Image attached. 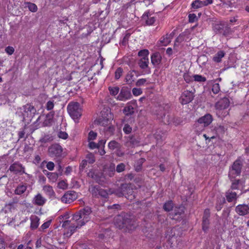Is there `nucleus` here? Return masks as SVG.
<instances>
[{
    "instance_id": "cd10ccee",
    "label": "nucleus",
    "mask_w": 249,
    "mask_h": 249,
    "mask_svg": "<svg viewBox=\"0 0 249 249\" xmlns=\"http://www.w3.org/2000/svg\"><path fill=\"white\" fill-rule=\"evenodd\" d=\"M225 53L223 51L218 52L213 57V60L217 63L220 62L221 59L225 56Z\"/></svg>"
},
{
    "instance_id": "aec40b11",
    "label": "nucleus",
    "mask_w": 249,
    "mask_h": 249,
    "mask_svg": "<svg viewBox=\"0 0 249 249\" xmlns=\"http://www.w3.org/2000/svg\"><path fill=\"white\" fill-rule=\"evenodd\" d=\"M151 61L155 67L158 66L161 61V56L160 53L156 52L153 53L151 56Z\"/></svg>"
},
{
    "instance_id": "c85d7f7f",
    "label": "nucleus",
    "mask_w": 249,
    "mask_h": 249,
    "mask_svg": "<svg viewBox=\"0 0 249 249\" xmlns=\"http://www.w3.org/2000/svg\"><path fill=\"white\" fill-rule=\"evenodd\" d=\"M96 178L94 179L99 184H102L105 182V178L102 173L97 172L96 173Z\"/></svg>"
},
{
    "instance_id": "e2e57ef3",
    "label": "nucleus",
    "mask_w": 249,
    "mask_h": 249,
    "mask_svg": "<svg viewBox=\"0 0 249 249\" xmlns=\"http://www.w3.org/2000/svg\"><path fill=\"white\" fill-rule=\"evenodd\" d=\"M142 91L141 89L134 88L132 89V93L135 96H138L142 93Z\"/></svg>"
},
{
    "instance_id": "f3484780",
    "label": "nucleus",
    "mask_w": 249,
    "mask_h": 249,
    "mask_svg": "<svg viewBox=\"0 0 249 249\" xmlns=\"http://www.w3.org/2000/svg\"><path fill=\"white\" fill-rule=\"evenodd\" d=\"M235 212L240 215H245L249 213V206L246 204H240L235 208Z\"/></svg>"
},
{
    "instance_id": "4d7b16f0",
    "label": "nucleus",
    "mask_w": 249,
    "mask_h": 249,
    "mask_svg": "<svg viewBox=\"0 0 249 249\" xmlns=\"http://www.w3.org/2000/svg\"><path fill=\"white\" fill-rule=\"evenodd\" d=\"M97 137V133L94 132L93 131H90L88 135V140L89 141L90 140H93L96 139Z\"/></svg>"
},
{
    "instance_id": "f03ea898",
    "label": "nucleus",
    "mask_w": 249,
    "mask_h": 249,
    "mask_svg": "<svg viewBox=\"0 0 249 249\" xmlns=\"http://www.w3.org/2000/svg\"><path fill=\"white\" fill-rule=\"evenodd\" d=\"M116 226L125 232L134 230L138 224L131 216L127 214L118 215L115 220Z\"/></svg>"
},
{
    "instance_id": "338daca9",
    "label": "nucleus",
    "mask_w": 249,
    "mask_h": 249,
    "mask_svg": "<svg viewBox=\"0 0 249 249\" xmlns=\"http://www.w3.org/2000/svg\"><path fill=\"white\" fill-rule=\"evenodd\" d=\"M53 120L46 118L43 123V126H48L52 125Z\"/></svg>"
},
{
    "instance_id": "e433bc0d",
    "label": "nucleus",
    "mask_w": 249,
    "mask_h": 249,
    "mask_svg": "<svg viewBox=\"0 0 249 249\" xmlns=\"http://www.w3.org/2000/svg\"><path fill=\"white\" fill-rule=\"evenodd\" d=\"M108 146L110 149L114 150L120 148V144L115 141H111L108 143Z\"/></svg>"
},
{
    "instance_id": "774afa93",
    "label": "nucleus",
    "mask_w": 249,
    "mask_h": 249,
    "mask_svg": "<svg viewBox=\"0 0 249 249\" xmlns=\"http://www.w3.org/2000/svg\"><path fill=\"white\" fill-rule=\"evenodd\" d=\"M188 17L189 21L190 22H194L196 19V16L195 14H190Z\"/></svg>"
},
{
    "instance_id": "f257e3e1",
    "label": "nucleus",
    "mask_w": 249,
    "mask_h": 249,
    "mask_svg": "<svg viewBox=\"0 0 249 249\" xmlns=\"http://www.w3.org/2000/svg\"><path fill=\"white\" fill-rule=\"evenodd\" d=\"M91 212V208L86 206L73 215L72 220L76 223L72 224L68 227L70 234H72L77 229H80L90 220Z\"/></svg>"
},
{
    "instance_id": "3c124183",
    "label": "nucleus",
    "mask_w": 249,
    "mask_h": 249,
    "mask_svg": "<svg viewBox=\"0 0 249 249\" xmlns=\"http://www.w3.org/2000/svg\"><path fill=\"white\" fill-rule=\"evenodd\" d=\"M125 168V165L124 163H120L118 164L116 168V171L118 173H121L124 171Z\"/></svg>"
},
{
    "instance_id": "dca6fc26",
    "label": "nucleus",
    "mask_w": 249,
    "mask_h": 249,
    "mask_svg": "<svg viewBox=\"0 0 249 249\" xmlns=\"http://www.w3.org/2000/svg\"><path fill=\"white\" fill-rule=\"evenodd\" d=\"M230 101L227 98H223L216 103L215 107L216 109L222 110L228 107Z\"/></svg>"
},
{
    "instance_id": "f704fd0d",
    "label": "nucleus",
    "mask_w": 249,
    "mask_h": 249,
    "mask_svg": "<svg viewBox=\"0 0 249 249\" xmlns=\"http://www.w3.org/2000/svg\"><path fill=\"white\" fill-rule=\"evenodd\" d=\"M145 161V159L141 158L139 160H138L136 164L135 165V170L137 172H139L141 170L142 165Z\"/></svg>"
},
{
    "instance_id": "680f3d73",
    "label": "nucleus",
    "mask_w": 249,
    "mask_h": 249,
    "mask_svg": "<svg viewBox=\"0 0 249 249\" xmlns=\"http://www.w3.org/2000/svg\"><path fill=\"white\" fill-rule=\"evenodd\" d=\"M5 51L9 55H12L14 53L15 49L13 47L9 46L5 48Z\"/></svg>"
},
{
    "instance_id": "7c9ffc66",
    "label": "nucleus",
    "mask_w": 249,
    "mask_h": 249,
    "mask_svg": "<svg viewBox=\"0 0 249 249\" xmlns=\"http://www.w3.org/2000/svg\"><path fill=\"white\" fill-rule=\"evenodd\" d=\"M123 112L126 116L132 115L134 113V108L132 106L128 105L124 108Z\"/></svg>"
},
{
    "instance_id": "09e8293b",
    "label": "nucleus",
    "mask_w": 249,
    "mask_h": 249,
    "mask_svg": "<svg viewBox=\"0 0 249 249\" xmlns=\"http://www.w3.org/2000/svg\"><path fill=\"white\" fill-rule=\"evenodd\" d=\"M105 130L108 135H111L114 133L115 127L113 125H110L107 128H105Z\"/></svg>"
},
{
    "instance_id": "9d476101",
    "label": "nucleus",
    "mask_w": 249,
    "mask_h": 249,
    "mask_svg": "<svg viewBox=\"0 0 249 249\" xmlns=\"http://www.w3.org/2000/svg\"><path fill=\"white\" fill-rule=\"evenodd\" d=\"M132 97L130 88L123 87L120 91V92L117 97V99L119 101H125L130 99Z\"/></svg>"
},
{
    "instance_id": "052dcab7",
    "label": "nucleus",
    "mask_w": 249,
    "mask_h": 249,
    "mask_svg": "<svg viewBox=\"0 0 249 249\" xmlns=\"http://www.w3.org/2000/svg\"><path fill=\"white\" fill-rule=\"evenodd\" d=\"M123 131L125 134H129L132 131V128L128 124H125L123 128Z\"/></svg>"
},
{
    "instance_id": "f8f14e48",
    "label": "nucleus",
    "mask_w": 249,
    "mask_h": 249,
    "mask_svg": "<svg viewBox=\"0 0 249 249\" xmlns=\"http://www.w3.org/2000/svg\"><path fill=\"white\" fill-rule=\"evenodd\" d=\"M9 170L15 174H26L25 171V167L18 161H16L12 164L9 167Z\"/></svg>"
},
{
    "instance_id": "c9c22d12",
    "label": "nucleus",
    "mask_w": 249,
    "mask_h": 249,
    "mask_svg": "<svg viewBox=\"0 0 249 249\" xmlns=\"http://www.w3.org/2000/svg\"><path fill=\"white\" fill-rule=\"evenodd\" d=\"M192 7L194 9H197L204 6L202 1L200 0H196L191 4Z\"/></svg>"
},
{
    "instance_id": "58836bf2",
    "label": "nucleus",
    "mask_w": 249,
    "mask_h": 249,
    "mask_svg": "<svg viewBox=\"0 0 249 249\" xmlns=\"http://www.w3.org/2000/svg\"><path fill=\"white\" fill-rule=\"evenodd\" d=\"M48 178L50 181L53 182H54L57 180L58 178V174L55 172H51V173L48 174Z\"/></svg>"
},
{
    "instance_id": "1a4fd4ad",
    "label": "nucleus",
    "mask_w": 249,
    "mask_h": 249,
    "mask_svg": "<svg viewBox=\"0 0 249 249\" xmlns=\"http://www.w3.org/2000/svg\"><path fill=\"white\" fill-rule=\"evenodd\" d=\"M23 109V121L25 118H33L36 112V108L31 104H27L22 107Z\"/></svg>"
},
{
    "instance_id": "8fccbe9b",
    "label": "nucleus",
    "mask_w": 249,
    "mask_h": 249,
    "mask_svg": "<svg viewBox=\"0 0 249 249\" xmlns=\"http://www.w3.org/2000/svg\"><path fill=\"white\" fill-rule=\"evenodd\" d=\"M184 37H185V34L184 33H181L180 34L176 39L175 42V45H177V43H180L184 40Z\"/></svg>"
},
{
    "instance_id": "0e129e2a",
    "label": "nucleus",
    "mask_w": 249,
    "mask_h": 249,
    "mask_svg": "<svg viewBox=\"0 0 249 249\" xmlns=\"http://www.w3.org/2000/svg\"><path fill=\"white\" fill-rule=\"evenodd\" d=\"M58 136L60 138L65 140L67 139L68 135L65 132L60 131L58 134Z\"/></svg>"
},
{
    "instance_id": "2f4dec72",
    "label": "nucleus",
    "mask_w": 249,
    "mask_h": 249,
    "mask_svg": "<svg viewBox=\"0 0 249 249\" xmlns=\"http://www.w3.org/2000/svg\"><path fill=\"white\" fill-rule=\"evenodd\" d=\"M210 225L209 218H202V230L204 232H206L209 228Z\"/></svg>"
},
{
    "instance_id": "9b49d317",
    "label": "nucleus",
    "mask_w": 249,
    "mask_h": 249,
    "mask_svg": "<svg viewBox=\"0 0 249 249\" xmlns=\"http://www.w3.org/2000/svg\"><path fill=\"white\" fill-rule=\"evenodd\" d=\"M77 197V193L72 191L67 192L61 198V200L65 203H71Z\"/></svg>"
},
{
    "instance_id": "a878e982",
    "label": "nucleus",
    "mask_w": 249,
    "mask_h": 249,
    "mask_svg": "<svg viewBox=\"0 0 249 249\" xmlns=\"http://www.w3.org/2000/svg\"><path fill=\"white\" fill-rule=\"evenodd\" d=\"M138 64L141 69L145 70L148 68L149 59L141 58L138 60Z\"/></svg>"
},
{
    "instance_id": "2eb2a0df",
    "label": "nucleus",
    "mask_w": 249,
    "mask_h": 249,
    "mask_svg": "<svg viewBox=\"0 0 249 249\" xmlns=\"http://www.w3.org/2000/svg\"><path fill=\"white\" fill-rule=\"evenodd\" d=\"M213 120L212 115L209 113L205 114L197 120L198 123L202 124L204 126H207L210 124Z\"/></svg>"
},
{
    "instance_id": "393cba45",
    "label": "nucleus",
    "mask_w": 249,
    "mask_h": 249,
    "mask_svg": "<svg viewBox=\"0 0 249 249\" xmlns=\"http://www.w3.org/2000/svg\"><path fill=\"white\" fill-rule=\"evenodd\" d=\"M226 203V199L224 197L220 196L217 198L215 204V209L217 211L221 210L223 205Z\"/></svg>"
},
{
    "instance_id": "20e7f679",
    "label": "nucleus",
    "mask_w": 249,
    "mask_h": 249,
    "mask_svg": "<svg viewBox=\"0 0 249 249\" xmlns=\"http://www.w3.org/2000/svg\"><path fill=\"white\" fill-rule=\"evenodd\" d=\"M113 119V115L109 108H104L101 111V115L96 120L97 124L104 126L110 124Z\"/></svg>"
},
{
    "instance_id": "5701e85b",
    "label": "nucleus",
    "mask_w": 249,
    "mask_h": 249,
    "mask_svg": "<svg viewBox=\"0 0 249 249\" xmlns=\"http://www.w3.org/2000/svg\"><path fill=\"white\" fill-rule=\"evenodd\" d=\"M101 187L98 185H91L89 187V191L93 197L98 198Z\"/></svg>"
},
{
    "instance_id": "603ef678",
    "label": "nucleus",
    "mask_w": 249,
    "mask_h": 249,
    "mask_svg": "<svg viewBox=\"0 0 249 249\" xmlns=\"http://www.w3.org/2000/svg\"><path fill=\"white\" fill-rule=\"evenodd\" d=\"M193 77H192L189 73H184L183 74V78L185 82L187 83H190L193 82Z\"/></svg>"
},
{
    "instance_id": "c03bdc74",
    "label": "nucleus",
    "mask_w": 249,
    "mask_h": 249,
    "mask_svg": "<svg viewBox=\"0 0 249 249\" xmlns=\"http://www.w3.org/2000/svg\"><path fill=\"white\" fill-rule=\"evenodd\" d=\"M147 80L145 78H141L137 81L136 82V86L137 87H140L144 85H148L149 83L147 82Z\"/></svg>"
},
{
    "instance_id": "79ce46f5",
    "label": "nucleus",
    "mask_w": 249,
    "mask_h": 249,
    "mask_svg": "<svg viewBox=\"0 0 249 249\" xmlns=\"http://www.w3.org/2000/svg\"><path fill=\"white\" fill-rule=\"evenodd\" d=\"M29 10L32 12H36L37 10V7L35 3L27 2L26 3Z\"/></svg>"
},
{
    "instance_id": "ea45409f",
    "label": "nucleus",
    "mask_w": 249,
    "mask_h": 249,
    "mask_svg": "<svg viewBox=\"0 0 249 249\" xmlns=\"http://www.w3.org/2000/svg\"><path fill=\"white\" fill-rule=\"evenodd\" d=\"M194 81L198 82H204L206 81V78L199 74H195L193 76Z\"/></svg>"
},
{
    "instance_id": "ddd939ff",
    "label": "nucleus",
    "mask_w": 249,
    "mask_h": 249,
    "mask_svg": "<svg viewBox=\"0 0 249 249\" xmlns=\"http://www.w3.org/2000/svg\"><path fill=\"white\" fill-rule=\"evenodd\" d=\"M194 97L193 92L188 90H185L180 97V102L183 105L188 104L192 102Z\"/></svg>"
},
{
    "instance_id": "864d4df0",
    "label": "nucleus",
    "mask_w": 249,
    "mask_h": 249,
    "mask_svg": "<svg viewBox=\"0 0 249 249\" xmlns=\"http://www.w3.org/2000/svg\"><path fill=\"white\" fill-rule=\"evenodd\" d=\"M212 90L214 94H217L220 90L219 84L218 83L213 84Z\"/></svg>"
},
{
    "instance_id": "b1692460",
    "label": "nucleus",
    "mask_w": 249,
    "mask_h": 249,
    "mask_svg": "<svg viewBox=\"0 0 249 249\" xmlns=\"http://www.w3.org/2000/svg\"><path fill=\"white\" fill-rule=\"evenodd\" d=\"M113 194H114V190H112L111 189H104L101 188L99 194V197L100 196L103 198H107L109 195Z\"/></svg>"
},
{
    "instance_id": "473e14b6",
    "label": "nucleus",
    "mask_w": 249,
    "mask_h": 249,
    "mask_svg": "<svg viewBox=\"0 0 249 249\" xmlns=\"http://www.w3.org/2000/svg\"><path fill=\"white\" fill-rule=\"evenodd\" d=\"M173 206V201L169 200L164 203L163 208L165 211L170 212L172 210Z\"/></svg>"
},
{
    "instance_id": "6e6552de",
    "label": "nucleus",
    "mask_w": 249,
    "mask_h": 249,
    "mask_svg": "<svg viewBox=\"0 0 249 249\" xmlns=\"http://www.w3.org/2000/svg\"><path fill=\"white\" fill-rule=\"evenodd\" d=\"M62 152L63 148L58 143L53 144L48 148V155L52 158H60L62 156Z\"/></svg>"
},
{
    "instance_id": "0eeeda50",
    "label": "nucleus",
    "mask_w": 249,
    "mask_h": 249,
    "mask_svg": "<svg viewBox=\"0 0 249 249\" xmlns=\"http://www.w3.org/2000/svg\"><path fill=\"white\" fill-rule=\"evenodd\" d=\"M213 29L216 34L227 36L230 32V27L223 22H217L213 24Z\"/></svg>"
},
{
    "instance_id": "4c0bfd02",
    "label": "nucleus",
    "mask_w": 249,
    "mask_h": 249,
    "mask_svg": "<svg viewBox=\"0 0 249 249\" xmlns=\"http://www.w3.org/2000/svg\"><path fill=\"white\" fill-rule=\"evenodd\" d=\"M162 119L164 120V121H166V123H168V124L174 123L175 125H177L178 124V123L175 122V118L171 117L169 115L166 116L164 115Z\"/></svg>"
},
{
    "instance_id": "37998d69",
    "label": "nucleus",
    "mask_w": 249,
    "mask_h": 249,
    "mask_svg": "<svg viewBox=\"0 0 249 249\" xmlns=\"http://www.w3.org/2000/svg\"><path fill=\"white\" fill-rule=\"evenodd\" d=\"M108 89H109L110 94L111 95L115 96L118 93L120 89L118 87H109L108 88Z\"/></svg>"
},
{
    "instance_id": "bf43d9fd",
    "label": "nucleus",
    "mask_w": 249,
    "mask_h": 249,
    "mask_svg": "<svg viewBox=\"0 0 249 249\" xmlns=\"http://www.w3.org/2000/svg\"><path fill=\"white\" fill-rule=\"evenodd\" d=\"M129 142L133 146L138 145L139 143V141L136 140L134 136L130 138Z\"/></svg>"
},
{
    "instance_id": "412c9836",
    "label": "nucleus",
    "mask_w": 249,
    "mask_h": 249,
    "mask_svg": "<svg viewBox=\"0 0 249 249\" xmlns=\"http://www.w3.org/2000/svg\"><path fill=\"white\" fill-rule=\"evenodd\" d=\"M225 196L229 202H235L237 198V194L231 190H229L226 192Z\"/></svg>"
},
{
    "instance_id": "de8ad7c7",
    "label": "nucleus",
    "mask_w": 249,
    "mask_h": 249,
    "mask_svg": "<svg viewBox=\"0 0 249 249\" xmlns=\"http://www.w3.org/2000/svg\"><path fill=\"white\" fill-rule=\"evenodd\" d=\"M231 181L232 182L231 185V189L232 190L238 189L240 180L235 179V178H234L232 179V180H231Z\"/></svg>"
},
{
    "instance_id": "4be33fe9",
    "label": "nucleus",
    "mask_w": 249,
    "mask_h": 249,
    "mask_svg": "<svg viewBox=\"0 0 249 249\" xmlns=\"http://www.w3.org/2000/svg\"><path fill=\"white\" fill-rule=\"evenodd\" d=\"M30 228L31 230H34L38 228L39 223V218L38 217L35 215H31L30 217Z\"/></svg>"
},
{
    "instance_id": "39448f33",
    "label": "nucleus",
    "mask_w": 249,
    "mask_h": 249,
    "mask_svg": "<svg viewBox=\"0 0 249 249\" xmlns=\"http://www.w3.org/2000/svg\"><path fill=\"white\" fill-rule=\"evenodd\" d=\"M243 166V161L240 158H237L233 162L229 168L228 176L230 180H232L241 175Z\"/></svg>"
},
{
    "instance_id": "c756f323",
    "label": "nucleus",
    "mask_w": 249,
    "mask_h": 249,
    "mask_svg": "<svg viewBox=\"0 0 249 249\" xmlns=\"http://www.w3.org/2000/svg\"><path fill=\"white\" fill-rule=\"evenodd\" d=\"M43 190L47 193L50 198H55V193L53 191L52 187L50 186H45Z\"/></svg>"
},
{
    "instance_id": "6e6d98bb",
    "label": "nucleus",
    "mask_w": 249,
    "mask_h": 249,
    "mask_svg": "<svg viewBox=\"0 0 249 249\" xmlns=\"http://www.w3.org/2000/svg\"><path fill=\"white\" fill-rule=\"evenodd\" d=\"M51 220H48L47 222L44 223L41 227L39 228V230L40 231H42L47 228H48L50 225H51Z\"/></svg>"
},
{
    "instance_id": "a18cd8bd",
    "label": "nucleus",
    "mask_w": 249,
    "mask_h": 249,
    "mask_svg": "<svg viewBox=\"0 0 249 249\" xmlns=\"http://www.w3.org/2000/svg\"><path fill=\"white\" fill-rule=\"evenodd\" d=\"M115 165H110L107 171V174L110 177H113L115 173Z\"/></svg>"
},
{
    "instance_id": "5fc2aeb1",
    "label": "nucleus",
    "mask_w": 249,
    "mask_h": 249,
    "mask_svg": "<svg viewBox=\"0 0 249 249\" xmlns=\"http://www.w3.org/2000/svg\"><path fill=\"white\" fill-rule=\"evenodd\" d=\"M123 70V69L119 67L117 69L115 72V78L116 79H119L121 76Z\"/></svg>"
},
{
    "instance_id": "13d9d810",
    "label": "nucleus",
    "mask_w": 249,
    "mask_h": 249,
    "mask_svg": "<svg viewBox=\"0 0 249 249\" xmlns=\"http://www.w3.org/2000/svg\"><path fill=\"white\" fill-rule=\"evenodd\" d=\"M53 101H49L47 102L46 105V108L48 110H51L54 107Z\"/></svg>"
},
{
    "instance_id": "423d86ee",
    "label": "nucleus",
    "mask_w": 249,
    "mask_h": 249,
    "mask_svg": "<svg viewBox=\"0 0 249 249\" xmlns=\"http://www.w3.org/2000/svg\"><path fill=\"white\" fill-rule=\"evenodd\" d=\"M67 109L69 114L75 122L82 115V109L79 104L77 102L70 103L67 107Z\"/></svg>"
},
{
    "instance_id": "a211bd4d",
    "label": "nucleus",
    "mask_w": 249,
    "mask_h": 249,
    "mask_svg": "<svg viewBox=\"0 0 249 249\" xmlns=\"http://www.w3.org/2000/svg\"><path fill=\"white\" fill-rule=\"evenodd\" d=\"M46 202V199L40 194H38L34 197L33 203L36 205L41 206Z\"/></svg>"
},
{
    "instance_id": "4468645a",
    "label": "nucleus",
    "mask_w": 249,
    "mask_h": 249,
    "mask_svg": "<svg viewBox=\"0 0 249 249\" xmlns=\"http://www.w3.org/2000/svg\"><path fill=\"white\" fill-rule=\"evenodd\" d=\"M142 20L147 25H152L156 21V18L149 12H145L142 16Z\"/></svg>"
},
{
    "instance_id": "a19ab883",
    "label": "nucleus",
    "mask_w": 249,
    "mask_h": 249,
    "mask_svg": "<svg viewBox=\"0 0 249 249\" xmlns=\"http://www.w3.org/2000/svg\"><path fill=\"white\" fill-rule=\"evenodd\" d=\"M149 51L147 49L141 50L138 53V56L141 58H148Z\"/></svg>"
},
{
    "instance_id": "69168bd1",
    "label": "nucleus",
    "mask_w": 249,
    "mask_h": 249,
    "mask_svg": "<svg viewBox=\"0 0 249 249\" xmlns=\"http://www.w3.org/2000/svg\"><path fill=\"white\" fill-rule=\"evenodd\" d=\"M25 127H24L22 130H20L18 132V139H20L22 138H25V139L27 137V136L25 137V132L24 131Z\"/></svg>"
},
{
    "instance_id": "bb28decb",
    "label": "nucleus",
    "mask_w": 249,
    "mask_h": 249,
    "mask_svg": "<svg viewBox=\"0 0 249 249\" xmlns=\"http://www.w3.org/2000/svg\"><path fill=\"white\" fill-rule=\"evenodd\" d=\"M27 186L26 185H18L14 191V193L17 195H21L24 193L27 190Z\"/></svg>"
},
{
    "instance_id": "7ed1b4c3",
    "label": "nucleus",
    "mask_w": 249,
    "mask_h": 249,
    "mask_svg": "<svg viewBox=\"0 0 249 249\" xmlns=\"http://www.w3.org/2000/svg\"><path fill=\"white\" fill-rule=\"evenodd\" d=\"M133 187L131 183L122 184L118 189L114 190V194L118 197L125 196L127 199L132 200L135 198Z\"/></svg>"
},
{
    "instance_id": "6ab92c4d",
    "label": "nucleus",
    "mask_w": 249,
    "mask_h": 249,
    "mask_svg": "<svg viewBox=\"0 0 249 249\" xmlns=\"http://www.w3.org/2000/svg\"><path fill=\"white\" fill-rule=\"evenodd\" d=\"M134 74H136V76H138V72L136 71L133 70L129 71L125 76V82L128 85H131L134 81L135 77Z\"/></svg>"
},
{
    "instance_id": "49530a36",
    "label": "nucleus",
    "mask_w": 249,
    "mask_h": 249,
    "mask_svg": "<svg viewBox=\"0 0 249 249\" xmlns=\"http://www.w3.org/2000/svg\"><path fill=\"white\" fill-rule=\"evenodd\" d=\"M86 159L89 163H93L95 160L94 156L91 153H89L87 155Z\"/></svg>"
},
{
    "instance_id": "72a5a7b5",
    "label": "nucleus",
    "mask_w": 249,
    "mask_h": 249,
    "mask_svg": "<svg viewBox=\"0 0 249 249\" xmlns=\"http://www.w3.org/2000/svg\"><path fill=\"white\" fill-rule=\"evenodd\" d=\"M171 41V37H170V36H168V34H166L165 36H163L160 40V42L163 46H167Z\"/></svg>"
}]
</instances>
